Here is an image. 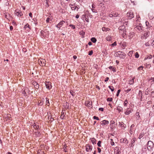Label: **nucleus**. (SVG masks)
I'll return each mask as SVG.
<instances>
[{"mask_svg": "<svg viewBox=\"0 0 154 154\" xmlns=\"http://www.w3.org/2000/svg\"><path fill=\"white\" fill-rule=\"evenodd\" d=\"M154 147V144L151 141H148L147 144V149L149 151L152 150V149Z\"/></svg>", "mask_w": 154, "mask_h": 154, "instance_id": "1", "label": "nucleus"}, {"mask_svg": "<svg viewBox=\"0 0 154 154\" xmlns=\"http://www.w3.org/2000/svg\"><path fill=\"white\" fill-rule=\"evenodd\" d=\"M150 35V32L148 31H145L144 32V33L142 35L141 38L142 39L147 38Z\"/></svg>", "mask_w": 154, "mask_h": 154, "instance_id": "2", "label": "nucleus"}, {"mask_svg": "<svg viewBox=\"0 0 154 154\" xmlns=\"http://www.w3.org/2000/svg\"><path fill=\"white\" fill-rule=\"evenodd\" d=\"M86 151L87 152H90L92 151L93 149V146L89 144H87L85 146Z\"/></svg>", "mask_w": 154, "mask_h": 154, "instance_id": "3", "label": "nucleus"}, {"mask_svg": "<svg viewBox=\"0 0 154 154\" xmlns=\"http://www.w3.org/2000/svg\"><path fill=\"white\" fill-rule=\"evenodd\" d=\"M119 57L122 59H124L126 56V54L121 51H119L117 52Z\"/></svg>", "mask_w": 154, "mask_h": 154, "instance_id": "4", "label": "nucleus"}, {"mask_svg": "<svg viewBox=\"0 0 154 154\" xmlns=\"http://www.w3.org/2000/svg\"><path fill=\"white\" fill-rule=\"evenodd\" d=\"M45 86L47 89L48 90L51 89L52 87L51 83L50 82H46L45 83Z\"/></svg>", "mask_w": 154, "mask_h": 154, "instance_id": "5", "label": "nucleus"}, {"mask_svg": "<svg viewBox=\"0 0 154 154\" xmlns=\"http://www.w3.org/2000/svg\"><path fill=\"white\" fill-rule=\"evenodd\" d=\"M69 5L71 7V9L72 10L75 11V10H76L77 11H78V9H79V8L75 5V4H70Z\"/></svg>", "mask_w": 154, "mask_h": 154, "instance_id": "6", "label": "nucleus"}, {"mask_svg": "<svg viewBox=\"0 0 154 154\" xmlns=\"http://www.w3.org/2000/svg\"><path fill=\"white\" fill-rule=\"evenodd\" d=\"M45 60L43 59H41L38 60V62L40 66H43L45 65Z\"/></svg>", "mask_w": 154, "mask_h": 154, "instance_id": "7", "label": "nucleus"}, {"mask_svg": "<svg viewBox=\"0 0 154 154\" xmlns=\"http://www.w3.org/2000/svg\"><path fill=\"white\" fill-rule=\"evenodd\" d=\"M127 16L128 17V18L129 19H131L134 17V15L133 13L131 11H130L127 13Z\"/></svg>", "mask_w": 154, "mask_h": 154, "instance_id": "8", "label": "nucleus"}, {"mask_svg": "<svg viewBox=\"0 0 154 154\" xmlns=\"http://www.w3.org/2000/svg\"><path fill=\"white\" fill-rule=\"evenodd\" d=\"M15 14L18 17H21L23 15V13L20 11H18L17 10H16L15 11Z\"/></svg>", "mask_w": 154, "mask_h": 154, "instance_id": "9", "label": "nucleus"}, {"mask_svg": "<svg viewBox=\"0 0 154 154\" xmlns=\"http://www.w3.org/2000/svg\"><path fill=\"white\" fill-rule=\"evenodd\" d=\"M64 23H65V21L63 20H62L58 24L56 25V26L60 29L63 25Z\"/></svg>", "mask_w": 154, "mask_h": 154, "instance_id": "10", "label": "nucleus"}, {"mask_svg": "<svg viewBox=\"0 0 154 154\" xmlns=\"http://www.w3.org/2000/svg\"><path fill=\"white\" fill-rule=\"evenodd\" d=\"M115 151L116 152V154H120L121 153V149L118 146H117L115 148Z\"/></svg>", "mask_w": 154, "mask_h": 154, "instance_id": "11", "label": "nucleus"}, {"mask_svg": "<svg viewBox=\"0 0 154 154\" xmlns=\"http://www.w3.org/2000/svg\"><path fill=\"white\" fill-rule=\"evenodd\" d=\"M82 19L85 20L88 23L89 22V19L88 16L86 14H84L82 15Z\"/></svg>", "mask_w": 154, "mask_h": 154, "instance_id": "12", "label": "nucleus"}, {"mask_svg": "<svg viewBox=\"0 0 154 154\" xmlns=\"http://www.w3.org/2000/svg\"><path fill=\"white\" fill-rule=\"evenodd\" d=\"M121 142L123 143H125L126 144H128V140H127L126 138H122L120 140Z\"/></svg>", "mask_w": 154, "mask_h": 154, "instance_id": "13", "label": "nucleus"}, {"mask_svg": "<svg viewBox=\"0 0 154 154\" xmlns=\"http://www.w3.org/2000/svg\"><path fill=\"white\" fill-rule=\"evenodd\" d=\"M135 28H136V29H137L140 31H143L142 26L141 24H139L136 27H135Z\"/></svg>", "mask_w": 154, "mask_h": 154, "instance_id": "14", "label": "nucleus"}, {"mask_svg": "<svg viewBox=\"0 0 154 154\" xmlns=\"http://www.w3.org/2000/svg\"><path fill=\"white\" fill-rule=\"evenodd\" d=\"M85 104L87 106H90L92 104V102L91 101H87L85 102Z\"/></svg>", "mask_w": 154, "mask_h": 154, "instance_id": "15", "label": "nucleus"}, {"mask_svg": "<svg viewBox=\"0 0 154 154\" xmlns=\"http://www.w3.org/2000/svg\"><path fill=\"white\" fill-rule=\"evenodd\" d=\"M101 122H102V123H101V124L103 125H108L109 123V122L108 120H103Z\"/></svg>", "mask_w": 154, "mask_h": 154, "instance_id": "16", "label": "nucleus"}, {"mask_svg": "<svg viewBox=\"0 0 154 154\" xmlns=\"http://www.w3.org/2000/svg\"><path fill=\"white\" fill-rule=\"evenodd\" d=\"M119 125L120 127H123V128H125L126 127V126L125 124H124L123 122H119Z\"/></svg>", "mask_w": 154, "mask_h": 154, "instance_id": "17", "label": "nucleus"}, {"mask_svg": "<svg viewBox=\"0 0 154 154\" xmlns=\"http://www.w3.org/2000/svg\"><path fill=\"white\" fill-rule=\"evenodd\" d=\"M32 126H33V128L35 130H38L39 128V126L36 125L35 123H34Z\"/></svg>", "mask_w": 154, "mask_h": 154, "instance_id": "18", "label": "nucleus"}, {"mask_svg": "<svg viewBox=\"0 0 154 154\" xmlns=\"http://www.w3.org/2000/svg\"><path fill=\"white\" fill-rule=\"evenodd\" d=\"M136 141V138H133L132 140H131V147H133L134 146V143H135V141Z\"/></svg>", "mask_w": 154, "mask_h": 154, "instance_id": "19", "label": "nucleus"}, {"mask_svg": "<svg viewBox=\"0 0 154 154\" xmlns=\"http://www.w3.org/2000/svg\"><path fill=\"white\" fill-rule=\"evenodd\" d=\"M138 95L140 97V100H142V99L143 98V94L142 92L141 91H139L138 93Z\"/></svg>", "mask_w": 154, "mask_h": 154, "instance_id": "20", "label": "nucleus"}, {"mask_svg": "<svg viewBox=\"0 0 154 154\" xmlns=\"http://www.w3.org/2000/svg\"><path fill=\"white\" fill-rule=\"evenodd\" d=\"M134 126V124H132L130 128L129 132L131 134H132L133 131V128Z\"/></svg>", "mask_w": 154, "mask_h": 154, "instance_id": "21", "label": "nucleus"}, {"mask_svg": "<svg viewBox=\"0 0 154 154\" xmlns=\"http://www.w3.org/2000/svg\"><path fill=\"white\" fill-rule=\"evenodd\" d=\"M102 30L103 31L107 32V31H109L110 30V29L108 28H106L105 27H103L102 28Z\"/></svg>", "mask_w": 154, "mask_h": 154, "instance_id": "22", "label": "nucleus"}, {"mask_svg": "<svg viewBox=\"0 0 154 154\" xmlns=\"http://www.w3.org/2000/svg\"><path fill=\"white\" fill-rule=\"evenodd\" d=\"M134 33L133 32H130L129 35V37L131 38H133L134 35Z\"/></svg>", "mask_w": 154, "mask_h": 154, "instance_id": "23", "label": "nucleus"}, {"mask_svg": "<svg viewBox=\"0 0 154 154\" xmlns=\"http://www.w3.org/2000/svg\"><path fill=\"white\" fill-rule=\"evenodd\" d=\"M147 146L146 145H145L143 147L142 149V153L145 152L146 151V148Z\"/></svg>", "mask_w": 154, "mask_h": 154, "instance_id": "24", "label": "nucleus"}, {"mask_svg": "<svg viewBox=\"0 0 154 154\" xmlns=\"http://www.w3.org/2000/svg\"><path fill=\"white\" fill-rule=\"evenodd\" d=\"M117 110H118L119 112H122L123 108L121 106H118L117 108Z\"/></svg>", "mask_w": 154, "mask_h": 154, "instance_id": "25", "label": "nucleus"}, {"mask_svg": "<svg viewBox=\"0 0 154 154\" xmlns=\"http://www.w3.org/2000/svg\"><path fill=\"white\" fill-rule=\"evenodd\" d=\"M90 139L91 140V143L93 144H96V140L94 138H91Z\"/></svg>", "mask_w": 154, "mask_h": 154, "instance_id": "26", "label": "nucleus"}, {"mask_svg": "<svg viewBox=\"0 0 154 154\" xmlns=\"http://www.w3.org/2000/svg\"><path fill=\"white\" fill-rule=\"evenodd\" d=\"M112 37L111 35H109L106 37V39L107 41H110L111 40Z\"/></svg>", "mask_w": 154, "mask_h": 154, "instance_id": "27", "label": "nucleus"}, {"mask_svg": "<svg viewBox=\"0 0 154 154\" xmlns=\"http://www.w3.org/2000/svg\"><path fill=\"white\" fill-rule=\"evenodd\" d=\"M127 109L128 110H127V111L125 112V114L126 115H128L132 111L131 109L128 110V109H129L128 108Z\"/></svg>", "mask_w": 154, "mask_h": 154, "instance_id": "28", "label": "nucleus"}, {"mask_svg": "<svg viewBox=\"0 0 154 154\" xmlns=\"http://www.w3.org/2000/svg\"><path fill=\"white\" fill-rule=\"evenodd\" d=\"M91 40L94 43H96L97 41V39L94 37L92 38L91 39Z\"/></svg>", "mask_w": 154, "mask_h": 154, "instance_id": "29", "label": "nucleus"}, {"mask_svg": "<svg viewBox=\"0 0 154 154\" xmlns=\"http://www.w3.org/2000/svg\"><path fill=\"white\" fill-rule=\"evenodd\" d=\"M125 26H120L119 27V29L120 30H123V31L124 32L125 30H124V29H125Z\"/></svg>", "mask_w": 154, "mask_h": 154, "instance_id": "30", "label": "nucleus"}, {"mask_svg": "<svg viewBox=\"0 0 154 154\" xmlns=\"http://www.w3.org/2000/svg\"><path fill=\"white\" fill-rule=\"evenodd\" d=\"M144 135V133H143L142 132L140 133V135L139 137L138 138L140 139L141 138L143 137Z\"/></svg>", "mask_w": 154, "mask_h": 154, "instance_id": "31", "label": "nucleus"}, {"mask_svg": "<svg viewBox=\"0 0 154 154\" xmlns=\"http://www.w3.org/2000/svg\"><path fill=\"white\" fill-rule=\"evenodd\" d=\"M70 93L73 97H74L75 96V92L74 91H73L72 90H71L70 91Z\"/></svg>", "mask_w": 154, "mask_h": 154, "instance_id": "32", "label": "nucleus"}, {"mask_svg": "<svg viewBox=\"0 0 154 154\" xmlns=\"http://www.w3.org/2000/svg\"><path fill=\"white\" fill-rule=\"evenodd\" d=\"M26 28H28L29 29H31V27L29 26L28 23H27L26 25H25V26L24 27V28H25V29Z\"/></svg>", "mask_w": 154, "mask_h": 154, "instance_id": "33", "label": "nucleus"}, {"mask_svg": "<svg viewBox=\"0 0 154 154\" xmlns=\"http://www.w3.org/2000/svg\"><path fill=\"white\" fill-rule=\"evenodd\" d=\"M128 103V101L127 99H126L124 103V105L125 106H127V104Z\"/></svg>", "mask_w": 154, "mask_h": 154, "instance_id": "34", "label": "nucleus"}, {"mask_svg": "<svg viewBox=\"0 0 154 154\" xmlns=\"http://www.w3.org/2000/svg\"><path fill=\"white\" fill-rule=\"evenodd\" d=\"M109 69H111L114 72H116V68L114 67H113L112 66H110L109 67Z\"/></svg>", "mask_w": 154, "mask_h": 154, "instance_id": "35", "label": "nucleus"}, {"mask_svg": "<svg viewBox=\"0 0 154 154\" xmlns=\"http://www.w3.org/2000/svg\"><path fill=\"white\" fill-rule=\"evenodd\" d=\"M110 125L112 126H113V124L115 123V122L114 120H111L110 121Z\"/></svg>", "mask_w": 154, "mask_h": 154, "instance_id": "36", "label": "nucleus"}, {"mask_svg": "<svg viewBox=\"0 0 154 154\" xmlns=\"http://www.w3.org/2000/svg\"><path fill=\"white\" fill-rule=\"evenodd\" d=\"M35 84H34V85L36 89H38L39 88V85L36 83H35Z\"/></svg>", "mask_w": 154, "mask_h": 154, "instance_id": "37", "label": "nucleus"}, {"mask_svg": "<svg viewBox=\"0 0 154 154\" xmlns=\"http://www.w3.org/2000/svg\"><path fill=\"white\" fill-rule=\"evenodd\" d=\"M108 87L112 91H114V88L112 86H109Z\"/></svg>", "mask_w": 154, "mask_h": 154, "instance_id": "38", "label": "nucleus"}, {"mask_svg": "<svg viewBox=\"0 0 154 154\" xmlns=\"http://www.w3.org/2000/svg\"><path fill=\"white\" fill-rule=\"evenodd\" d=\"M145 23H146V26L147 27V28L148 29V28H149V29L150 27H149V23L148 22H147V21H146V22H145Z\"/></svg>", "mask_w": 154, "mask_h": 154, "instance_id": "39", "label": "nucleus"}, {"mask_svg": "<svg viewBox=\"0 0 154 154\" xmlns=\"http://www.w3.org/2000/svg\"><path fill=\"white\" fill-rule=\"evenodd\" d=\"M101 141H98L97 143V146H98L99 147H101Z\"/></svg>", "mask_w": 154, "mask_h": 154, "instance_id": "40", "label": "nucleus"}, {"mask_svg": "<svg viewBox=\"0 0 154 154\" xmlns=\"http://www.w3.org/2000/svg\"><path fill=\"white\" fill-rule=\"evenodd\" d=\"M135 57L136 58H138L139 57V55L138 52H136L135 54Z\"/></svg>", "mask_w": 154, "mask_h": 154, "instance_id": "41", "label": "nucleus"}, {"mask_svg": "<svg viewBox=\"0 0 154 154\" xmlns=\"http://www.w3.org/2000/svg\"><path fill=\"white\" fill-rule=\"evenodd\" d=\"M69 26L71 27L73 29H75V25H74L72 24H70L69 25Z\"/></svg>", "mask_w": 154, "mask_h": 154, "instance_id": "42", "label": "nucleus"}, {"mask_svg": "<svg viewBox=\"0 0 154 154\" xmlns=\"http://www.w3.org/2000/svg\"><path fill=\"white\" fill-rule=\"evenodd\" d=\"M112 98H108L107 99V101H112Z\"/></svg>", "mask_w": 154, "mask_h": 154, "instance_id": "43", "label": "nucleus"}, {"mask_svg": "<svg viewBox=\"0 0 154 154\" xmlns=\"http://www.w3.org/2000/svg\"><path fill=\"white\" fill-rule=\"evenodd\" d=\"M136 118L137 119H139L140 117V116L138 113H136Z\"/></svg>", "mask_w": 154, "mask_h": 154, "instance_id": "44", "label": "nucleus"}, {"mask_svg": "<svg viewBox=\"0 0 154 154\" xmlns=\"http://www.w3.org/2000/svg\"><path fill=\"white\" fill-rule=\"evenodd\" d=\"M93 51L92 50L89 51L88 52V55H91L93 54Z\"/></svg>", "mask_w": 154, "mask_h": 154, "instance_id": "45", "label": "nucleus"}, {"mask_svg": "<svg viewBox=\"0 0 154 154\" xmlns=\"http://www.w3.org/2000/svg\"><path fill=\"white\" fill-rule=\"evenodd\" d=\"M119 14L117 13H115L113 14L114 17H116L119 16Z\"/></svg>", "mask_w": 154, "mask_h": 154, "instance_id": "46", "label": "nucleus"}, {"mask_svg": "<svg viewBox=\"0 0 154 154\" xmlns=\"http://www.w3.org/2000/svg\"><path fill=\"white\" fill-rule=\"evenodd\" d=\"M120 91H121L120 89H119L118 90L117 94H116V95L117 97H118L119 96V93Z\"/></svg>", "mask_w": 154, "mask_h": 154, "instance_id": "47", "label": "nucleus"}, {"mask_svg": "<svg viewBox=\"0 0 154 154\" xmlns=\"http://www.w3.org/2000/svg\"><path fill=\"white\" fill-rule=\"evenodd\" d=\"M93 118L94 119H96L97 120H99V118L98 117H97L96 116H94L93 117Z\"/></svg>", "mask_w": 154, "mask_h": 154, "instance_id": "48", "label": "nucleus"}, {"mask_svg": "<svg viewBox=\"0 0 154 154\" xmlns=\"http://www.w3.org/2000/svg\"><path fill=\"white\" fill-rule=\"evenodd\" d=\"M64 113H62V115L60 116V118H61L62 119H63L65 117V115L64 114Z\"/></svg>", "mask_w": 154, "mask_h": 154, "instance_id": "49", "label": "nucleus"}, {"mask_svg": "<svg viewBox=\"0 0 154 154\" xmlns=\"http://www.w3.org/2000/svg\"><path fill=\"white\" fill-rule=\"evenodd\" d=\"M110 140L111 141V146H113L114 145V142H113V140L112 139H110Z\"/></svg>", "mask_w": 154, "mask_h": 154, "instance_id": "50", "label": "nucleus"}, {"mask_svg": "<svg viewBox=\"0 0 154 154\" xmlns=\"http://www.w3.org/2000/svg\"><path fill=\"white\" fill-rule=\"evenodd\" d=\"M143 68V66H140L137 68L138 70H142Z\"/></svg>", "mask_w": 154, "mask_h": 154, "instance_id": "51", "label": "nucleus"}, {"mask_svg": "<svg viewBox=\"0 0 154 154\" xmlns=\"http://www.w3.org/2000/svg\"><path fill=\"white\" fill-rule=\"evenodd\" d=\"M151 96L152 97H154V91H153L151 92Z\"/></svg>", "mask_w": 154, "mask_h": 154, "instance_id": "52", "label": "nucleus"}, {"mask_svg": "<svg viewBox=\"0 0 154 154\" xmlns=\"http://www.w3.org/2000/svg\"><path fill=\"white\" fill-rule=\"evenodd\" d=\"M116 45H117V44L116 42H114L111 45V46H115Z\"/></svg>", "mask_w": 154, "mask_h": 154, "instance_id": "53", "label": "nucleus"}, {"mask_svg": "<svg viewBox=\"0 0 154 154\" xmlns=\"http://www.w3.org/2000/svg\"><path fill=\"white\" fill-rule=\"evenodd\" d=\"M46 104L48 105V103L49 104V99L48 98H47V97L46 98Z\"/></svg>", "mask_w": 154, "mask_h": 154, "instance_id": "54", "label": "nucleus"}, {"mask_svg": "<svg viewBox=\"0 0 154 154\" xmlns=\"http://www.w3.org/2000/svg\"><path fill=\"white\" fill-rule=\"evenodd\" d=\"M131 90V88H129L127 90H125V92H126L127 93L129 91H130Z\"/></svg>", "mask_w": 154, "mask_h": 154, "instance_id": "55", "label": "nucleus"}, {"mask_svg": "<svg viewBox=\"0 0 154 154\" xmlns=\"http://www.w3.org/2000/svg\"><path fill=\"white\" fill-rule=\"evenodd\" d=\"M134 82V81L133 80H131L129 81V84L131 85Z\"/></svg>", "mask_w": 154, "mask_h": 154, "instance_id": "56", "label": "nucleus"}, {"mask_svg": "<svg viewBox=\"0 0 154 154\" xmlns=\"http://www.w3.org/2000/svg\"><path fill=\"white\" fill-rule=\"evenodd\" d=\"M91 10L93 12H95V13L97 12V11L95 9H94V8H92L91 9Z\"/></svg>", "mask_w": 154, "mask_h": 154, "instance_id": "57", "label": "nucleus"}, {"mask_svg": "<svg viewBox=\"0 0 154 154\" xmlns=\"http://www.w3.org/2000/svg\"><path fill=\"white\" fill-rule=\"evenodd\" d=\"M145 45L146 46H149L150 45L149 44V43L148 42H147L146 43H145Z\"/></svg>", "mask_w": 154, "mask_h": 154, "instance_id": "58", "label": "nucleus"}, {"mask_svg": "<svg viewBox=\"0 0 154 154\" xmlns=\"http://www.w3.org/2000/svg\"><path fill=\"white\" fill-rule=\"evenodd\" d=\"M43 101H42L41 100L40 101V102L39 103V105L40 106H42L43 104Z\"/></svg>", "mask_w": 154, "mask_h": 154, "instance_id": "59", "label": "nucleus"}, {"mask_svg": "<svg viewBox=\"0 0 154 154\" xmlns=\"http://www.w3.org/2000/svg\"><path fill=\"white\" fill-rule=\"evenodd\" d=\"M50 20V18L49 17H48L46 20V22L47 23H48L49 22V20Z\"/></svg>", "mask_w": 154, "mask_h": 154, "instance_id": "60", "label": "nucleus"}, {"mask_svg": "<svg viewBox=\"0 0 154 154\" xmlns=\"http://www.w3.org/2000/svg\"><path fill=\"white\" fill-rule=\"evenodd\" d=\"M99 110L102 112H103V111L104 109L103 108H100L99 109Z\"/></svg>", "mask_w": 154, "mask_h": 154, "instance_id": "61", "label": "nucleus"}, {"mask_svg": "<svg viewBox=\"0 0 154 154\" xmlns=\"http://www.w3.org/2000/svg\"><path fill=\"white\" fill-rule=\"evenodd\" d=\"M109 79V78L108 77H107L105 78V79L104 81L105 82H107L108 81Z\"/></svg>", "mask_w": 154, "mask_h": 154, "instance_id": "62", "label": "nucleus"}, {"mask_svg": "<svg viewBox=\"0 0 154 154\" xmlns=\"http://www.w3.org/2000/svg\"><path fill=\"white\" fill-rule=\"evenodd\" d=\"M97 149L98 152L100 153L101 151V149L100 148L98 147Z\"/></svg>", "mask_w": 154, "mask_h": 154, "instance_id": "63", "label": "nucleus"}, {"mask_svg": "<svg viewBox=\"0 0 154 154\" xmlns=\"http://www.w3.org/2000/svg\"><path fill=\"white\" fill-rule=\"evenodd\" d=\"M109 16L110 17H113V14H109Z\"/></svg>", "mask_w": 154, "mask_h": 154, "instance_id": "64", "label": "nucleus"}]
</instances>
